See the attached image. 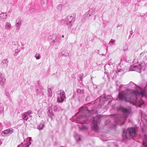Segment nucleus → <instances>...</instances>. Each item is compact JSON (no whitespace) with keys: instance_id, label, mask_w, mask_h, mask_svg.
I'll list each match as a JSON object with an SVG mask.
<instances>
[{"instance_id":"nucleus-1","label":"nucleus","mask_w":147,"mask_h":147,"mask_svg":"<svg viewBox=\"0 0 147 147\" xmlns=\"http://www.w3.org/2000/svg\"><path fill=\"white\" fill-rule=\"evenodd\" d=\"M140 96L146 97L147 95L145 90L139 87L136 89V91H133L129 94H128L127 92L123 91L119 92L118 95L119 100L130 102L133 105H139L141 106L144 104V102L138 99V98Z\"/></svg>"},{"instance_id":"nucleus-2","label":"nucleus","mask_w":147,"mask_h":147,"mask_svg":"<svg viewBox=\"0 0 147 147\" xmlns=\"http://www.w3.org/2000/svg\"><path fill=\"white\" fill-rule=\"evenodd\" d=\"M146 65L145 62H142L138 65L132 66L130 69L131 71H135L138 72H140L142 70H144L145 68Z\"/></svg>"},{"instance_id":"nucleus-3","label":"nucleus","mask_w":147,"mask_h":147,"mask_svg":"<svg viewBox=\"0 0 147 147\" xmlns=\"http://www.w3.org/2000/svg\"><path fill=\"white\" fill-rule=\"evenodd\" d=\"M136 135L135 129L133 127L128 128L126 130L125 136L126 139H130Z\"/></svg>"},{"instance_id":"nucleus-4","label":"nucleus","mask_w":147,"mask_h":147,"mask_svg":"<svg viewBox=\"0 0 147 147\" xmlns=\"http://www.w3.org/2000/svg\"><path fill=\"white\" fill-rule=\"evenodd\" d=\"M74 17L72 16H68L64 22L65 26L68 27H70L72 25V23L74 22Z\"/></svg>"},{"instance_id":"nucleus-5","label":"nucleus","mask_w":147,"mask_h":147,"mask_svg":"<svg viewBox=\"0 0 147 147\" xmlns=\"http://www.w3.org/2000/svg\"><path fill=\"white\" fill-rule=\"evenodd\" d=\"M13 129H8L4 131L2 133V136L6 137L10 135L13 132Z\"/></svg>"},{"instance_id":"nucleus-6","label":"nucleus","mask_w":147,"mask_h":147,"mask_svg":"<svg viewBox=\"0 0 147 147\" xmlns=\"http://www.w3.org/2000/svg\"><path fill=\"white\" fill-rule=\"evenodd\" d=\"M32 114V111L29 110L23 113L22 114V117L24 121H27L28 119V116Z\"/></svg>"},{"instance_id":"nucleus-7","label":"nucleus","mask_w":147,"mask_h":147,"mask_svg":"<svg viewBox=\"0 0 147 147\" xmlns=\"http://www.w3.org/2000/svg\"><path fill=\"white\" fill-rule=\"evenodd\" d=\"M100 118L98 117H94L93 119V121H94L93 128L96 131H97L98 129L97 123L100 120Z\"/></svg>"},{"instance_id":"nucleus-8","label":"nucleus","mask_w":147,"mask_h":147,"mask_svg":"<svg viewBox=\"0 0 147 147\" xmlns=\"http://www.w3.org/2000/svg\"><path fill=\"white\" fill-rule=\"evenodd\" d=\"M8 61L7 59L3 60L1 63V66L3 68H6L8 65Z\"/></svg>"},{"instance_id":"nucleus-9","label":"nucleus","mask_w":147,"mask_h":147,"mask_svg":"<svg viewBox=\"0 0 147 147\" xmlns=\"http://www.w3.org/2000/svg\"><path fill=\"white\" fill-rule=\"evenodd\" d=\"M121 110L123 113L125 115V117H127V115H128L131 111L130 108H122Z\"/></svg>"},{"instance_id":"nucleus-10","label":"nucleus","mask_w":147,"mask_h":147,"mask_svg":"<svg viewBox=\"0 0 147 147\" xmlns=\"http://www.w3.org/2000/svg\"><path fill=\"white\" fill-rule=\"evenodd\" d=\"M54 107V106L52 105L51 107H49V113H48V115L52 119L54 118V114L52 110V108Z\"/></svg>"},{"instance_id":"nucleus-11","label":"nucleus","mask_w":147,"mask_h":147,"mask_svg":"<svg viewBox=\"0 0 147 147\" xmlns=\"http://www.w3.org/2000/svg\"><path fill=\"white\" fill-rule=\"evenodd\" d=\"M95 11L94 9H91L88 10L86 15H87V17L89 18L90 16L94 15L95 14Z\"/></svg>"},{"instance_id":"nucleus-12","label":"nucleus","mask_w":147,"mask_h":147,"mask_svg":"<svg viewBox=\"0 0 147 147\" xmlns=\"http://www.w3.org/2000/svg\"><path fill=\"white\" fill-rule=\"evenodd\" d=\"M5 79L2 74L0 73V85H2L4 84Z\"/></svg>"},{"instance_id":"nucleus-13","label":"nucleus","mask_w":147,"mask_h":147,"mask_svg":"<svg viewBox=\"0 0 147 147\" xmlns=\"http://www.w3.org/2000/svg\"><path fill=\"white\" fill-rule=\"evenodd\" d=\"M147 55V53H146L145 52H142L141 53L139 56L138 57V58H139V59H143L144 61H145V59H146V56Z\"/></svg>"},{"instance_id":"nucleus-14","label":"nucleus","mask_w":147,"mask_h":147,"mask_svg":"<svg viewBox=\"0 0 147 147\" xmlns=\"http://www.w3.org/2000/svg\"><path fill=\"white\" fill-rule=\"evenodd\" d=\"M147 147V136L144 135V138L143 141V146L142 147Z\"/></svg>"},{"instance_id":"nucleus-15","label":"nucleus","mask_w":147,"mask_h":147,"mask_svg":"<svg viewBox=\"0 0 147 147\" xmlns=\"http://www.w3.org/2000/svg\"><path fill=\"white\" fill-rule=\"evenodd\" d=\"M45 124L43 121L40 122L37 126V128L39 130H42L44 127Z\"/></svg>"},{"instance_id":"nucleus-16","label":"nucleus","mask_w":147,"mask_h":147,"mask_svg":"<svg viewBox=\"0 0 147 147\" xmlns=\"http://www.w3.org/2000/svg\"><path fill=\"white\" fill-rule=\"evenodd\" d=\"M31 144L30 142H29L26 144H24L22 143L18 146V147H28L29 145Z\"/></svg>"},{"instance_id":"nucleus-17","label":"nucleus","mask_w":147,"mask_h":147,"mask_svg":"<svg viewBox=\"0 0 147 147\" xmlns=\"http://www.w3.org/2000/svg\"><path fill=\"white\" fill-rule=\"evenodd\" d=\"M5 28L7 30H10L11 29V25L9 22H6Z\"/></svg>"},{"instance_id":"nucleus-18","label":"nucleus","mask_w":147,"mask_h":147,"mask_svg":"<svg viewBox=\"0 0 147 147\" xmlns=\"http://www.w3.org/2000/svg\"><path fill=\"white\" fill-rule=\"evenodd\" d=\"M7 14L5 13H2L0 15V18L2 20H5L7 18Z\"/></svg>"},{"instance_id":"nucleus-19","label":"nucleus","mask_w":147,"mask_h":147,"mask_svg":"<svg viewBox=\"0 0 147 147\" xmlns=\"http://www.w3.org/2000/svg\"><path fill=\"white\" fill-rule=\"evenodd\" d=\"M74 137L75 139L77 142H79L81 140L80 136L79 134H76L75 135Z\"/></svg>"},{"instance_id":"nucleus-20","label":"nucleus","mask_w":147,"mask_h":147,"mask_svg":"<svg viewBox=\"0 0 147 147\" xmlns=\"http://www.w3.org/2000/svg\"><path fill=\"white\" fill-rule=\"evenodd\" d=\"M64 100L62 96H60L59 97H58L57 98V101L59 102H62Z\"/></svg>"},{"instance_id":"nucleus-21","label":"nucleus","mask_w":147,"mask_h":147,"mask_svg":"<svg viewBox=\"0 0 147 147\" xmlns=\"http://www.w3.org/2000/svg\"><path fill=\"white\" fill-rule=\"evenodd\" d=\"M87 108H84L83 107H81L79 109V111L83 113H84V111L86 110Z\"/></svg>"},{"instance_id":"nucleus-22","label":"nucleus","mask_w":147,"mask_h":147,"mask_svg":"<svg viewBox=\"0 0 147 147\" xmlns=\"http://www.w3.org/2000/svg\"><path fill=\"white\" fill-rule=\"evenodd\" d=\"M84 91L83 90L80 89H78L77 90V93L79 94H82L84 93Z\"/></svg>"},{"instance_id":"nucleus-23","label":"nucleus","mask_w":147,"mask_h":147,"mask_svg":"<svg viewBox=\"0 0 147 147\" xmlns=\"http://www.w3.org/2000/svg\"><path fill=\"white\" fill-rule=\"evenodd\" d=\"M21 24H16V27L17 30H19L20 28Z\"/></svg>"},{"instance_id":"nucleus-24","label":"nucleus","mask_w":147,"mask_h":147,"mask_svg":"<svg viewBox=\"0 0 147 147\" xmlns=\"http://www.w3.org/2000/svg\"><path fill=\"white\" fill-rule=\"evenodd\" d=\"M7 97L9 98L10 97V95L9 93L7 92V91H5L4 94Z\"/></svg>"},{"instance_id":"nucleus-25","label":"nucleus","mask_w":147,"mask_h":147,"mask_svg":"<svg viewBox=\"0 0 147 147\" xmlns=\"http://www.w3.org/2000/svg\"><path fill=\"white\" fill-rule=\"evenodd\" d=\"M21 20L20 19H17L16 20V24H21Z\"/></svg>"},{"instance_id":"nucleus-26","label":"nucleus","mask_w":147,"mask_h":147,"mask_svg":"<svg viewBox=\"0 0 147 147\" xmlns=\"http://www.w3.org/2000/svg\"><path fill=\"white\" fill-rule=\"evenodd\" d=\"M128 45H126L124 47L123 50L125 51H127L128 49Z\"/></svg>"},{"instance_id":"nucleus-27","label":"nucleus","mask_w":147,"mask_h":147,"mask_svg":"<svg viewBox=\"0 0 147 147\" xmlns=\"http://www.w3.org/2000/svg\"><path fill=\"white\" fill-rule=\"evenodd\" d=\"M60 96L62 97L64 99L65 98V95L64 92H61L60 94Z\"/></svg>"},{"instance_id":"nucleus-28","label":"nucleus","mask_w":147,"mask_h":147,"mask_svg":"<svg viewBox=\"0 0 147 147\" xmlns=\"http://www.w3.org/2000/svg\"><path fill=\"white\" fill-rule=\"evenodd\" d=\"M48 93H52L51 88L50 87V88H49V87H48Z\"/></svg>"},{"instance_id":"nucleus-29","label":"nucleus","mask_w":147,"mask_h":147,"mask_svg":"<svg viewBox=\"0 0 147 147\" xmlns=\"http://www.w3.org/2000/svg\"><path fill=\"white\" fill-rule=\"evenodd\" d=\"M20 49H17L15 50V52L16 53H18L20 52Z\"/></svg>"},{"instance_id":"nucleus-30","label":"nucleus","mask_w":147,"mask_h":147,"mask_svg":"<svg viewBox=\"0 0 147 147\" xmlns=\"http://www.w3.org/2000/svg\"><path fill=\"white\" fill-rule=\"evenodd\" d=\"M36 57L37 59H40V55L38 54H37L36 55Z\"/></svg>"},{"instance_id":"nucleus-31","label":"nucleus","mask_w":147,"mask_h":147,"mask_svg":"<svg viewBox=\"0 0 147 147\" xmlns=\"http://www.w3.org/2000/svg\"><path fill=\"white\" fill-rule=\"evenodd\" d=\"M3 125L2 123H0V130H2L3 129Z\"/></svg>"},{"instance_id":"nucleus-32","label":"nucleus","mask_w":147,"mask_h":147,"mask_svg":"<svg viewBox=\"0 0 147 147\" xmlns=\"http://www.w3.org/2000/svg\"><path fill=\"white\" fill-rule=\"evenodd\" d=\"M114 42H115L114 40H113L112 39H111L109 42L110 43H111L112 44H113Z\"/></svg>"},{"instance_id":"nucleus-33","label":"nucleus","mask_w":147,"mask_h":147,"mask_svg":"<svg viewBox=\"0 0 147 147\" xmlns=\"http://www.w3.org/2000/svg\"><path fill=\"white\" fill-rule=\"evenodd\" d=\"M63 55H65V56H67L68 55H69V54L67 52H65L63 54Z\"/></svg>"},{"instance_id":"nucleus-34","label":"nucleus","mask_w":147,"mask_h":147,"mask_svg":"<svg viewBox=\"0 0 147 147\" xmlns=\"http://www.w3.org/2000/svg\"><path fill=\"white\" fill-rule=\"evenodd\" d=\"M130 85H132L134 86H136V85L132 82H130Z\"/></svg>"},{"instance_id":"nucleus-35","label":"nucleus","mask_w":147,"mask_h":147,"mask_svg":"<svg viewBox=\"0 0 147 147\" xmlns=\"http://www.w3.org/2000/svg\"><path fill=\"white\" fill-rule=\"evenodd\" d=\"M48 95L49 97H51L52 96V93H48Z\"/></svg>"},{"instance_id":"nucleus-36","label":"nucleus","mask_w":147,"mask_h":147,"mask_svg":"<svg viewBox=\"0 0 147 147\" xmlns=\"http://www.w3.org/2000/svg\"><path fill=\"white\" fill-rule=\"evenodd\" d=\"M3 108H1L0 110V113L2 112H3Z\"/></svg>"},{"instance_id":"nucleus-37","label":"nucleus","mask_w":147,"mask_h":147,"mask_svg":"<svg viewBox=\"0 0 147 147\" xmlns=\"http://www.w3.org/2000/svg\"><path fill=\"white\" fill-rule=\"evenodd\" d=\"M2 141L0 140V145H1L2 144Z\"/></svg>"},{"instance_id":"nucleus-38","label":"nucleus","mask_w":147,"mask_h":147,"mask_svg":"<svg viewBox=\"0 0 147 147\" xmlns=\"http://www.w3.org/2000/svg\"><path fill=\"white\" fill-rule=\"evenodd\" d=\"M29 138L30 139L29 140H31V137H29Z\"/></svg>"},{"instance_id":"nucleus-39","label":"nucleus","mask_w":147,"mask_h":147,"mask_svg":"<svg viewBox=\"0 0 147 147\" xmlns=\"http://www.w3.org/2000/svg\"><path fill=\"white\" fill-rule=\"evenodd\" d=\"M40 2L42 4H43V2H42V1H41Z\"/></svg>"},{"instance_id":"nucleus-40","label":"nucleus","mask_w":147,"mask_h":147,"mask_svg":"<svg viewBox=\"0 0 147 147\" xmlns=\"http://www.w3.org/2000/svg\"><path fill=\"white\" fill-rule=\"evenodd\" d=\"M64 35H63V36H62V37L63 38H64Z\"/></svg>"},{"instance_id":"nucleus-41","label":"nucleus","mask_w":147,"mask_h":147,"mask_svg":"<svg viewBox=\"0 0 147 147\" xmlns=\"http://www.w3.org/2000/svg\"><path fill=\"white\" fill-rule=\"evenodd\" d=\"M86 111L88 112V111L87 110H86Z\"/></svg>"}]
</instances>
